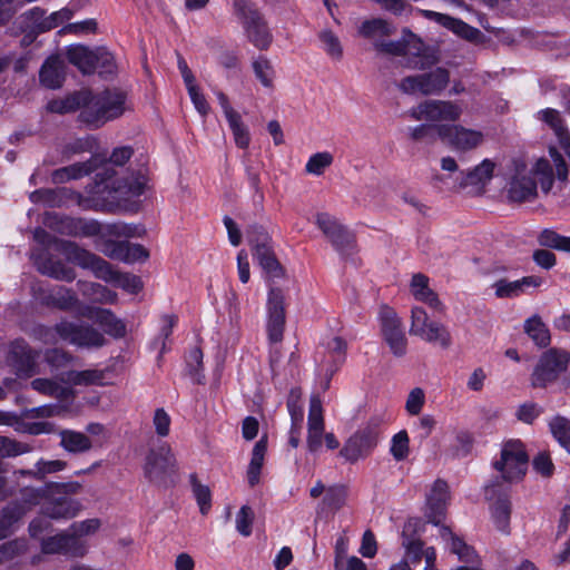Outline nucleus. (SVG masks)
Segmentation results:
<instances>
[{"instance_id": "f257e3e1", "label": "nucleus", "mask_w": 570, "mask_h": 570, "mask_svg": "<svg viewBox=\"0 0 570 570\" xmlns=\"http://www.w3.org/2000/svg\"><path fill=\"white\" fill-rule=\"evenodd\" d=\"M37 246L31 250V259L37 269L51 278L72 282L76 278L75 271L59 259H53L51 252L62 254L69 262L82 268L91 269L97 278L110 283L129 294H137L142 288L139 276L120 273L99 256L79 247L76 243L57 239L42 228L33 232Z\"/></svg>"}, {"instance_id": "f03ea898", "label": "nucleus", "mask_w": 570, "mask_h": 570, "mask_svg": "<svg viewBox=\"0 0 570 570\" xmlns=\"http://www.w3.org/2000/svg\"><path fill=\"white\" fill-rule=\"evenodd\" d=\"M132 155L129 147L114 149L110 158L101 164L96 174L95 184L89 196L80 200L79 206L85 209H95L114 213L125 207L131 198L139 197L146 187L147 178L144 173L119 177L117 167H122Z\"/></svg>"}, {"instance_id": "7ed1b4c3", "label": "nucleus", "mask_w": 570, "mask_h": 570, "mask_svg": "<svg viewBox=\"0 0 570 570\" xmlns=\"http://www.w3.org/2000/svg\"><path fill=\"white\" fill-rule=\"evenodd\" d=\"M553 166L546 158L527 161L521 158L513 159L505 173L507 195L511 202H530L537 196L540 185L543 193H549L554 181V174L560 180L568 177V168L562 156L550 148Z\"/></svg>"}, {"instance_id": "20e7f679", "label": "nucleus", "mask_w": 570, "mask_h": 570, "mask_svg": "<svg viewBox=\"0 0 570 570\" xmlns=\"http://www.w3.org/2000/svg\"><path fill=\"white\" fill-rule=\"evenodd\" d=\"M22 504H10L0 513V540L7 538L13 525L32 505H41V512L50 519H71L81 510L79 501L51 491L48 485L41 489L24 488L21 491Z\"/></svg>"}, {"instance_id": "39448f33", "label": "nucleus", "mask_w": 570, "mask_h": 570, "mask_svg": "<svg viewBox=\"0 0 570 570\" xmlns=\"http://www.w3.org/2000/svg\"><path fill=\"white\" fill-rule=\"evenodd\" d=\"M129 108L127 94L120 89H107L94 95L88 90L87 105L79 114V120L91 128L119 118Z\"/></svg>"}, {"instance_id": "423d86ee", "label": "nucleus", "mask_w": 570, "mask_h": 570, "mask_svg": "<svg viewBox=\"0 0 570 570\" xmlns=\"http://www.w3.org/2000/svg\"><path fill=\"white\" fill-rule=\"evenodd\" d=\"M46 224L56 232L76 237L135 236L136 227L125 223L100 225L96 220L72 217L48 216Z\"/></svg>"}, {"instance_id": "0eeeda50", "label": "nucleus", "mask_w": 570, "mask_h": 570, "mask_svg": "<svg viewBox=\"0 0 570 570\" xmlns=\"http://www.w3.org/2000/svg\"><path fill=\"white\" fill-rule=\"evenodd\" d=\"M56 336L80 348H99L107 343L104 333L92 325L68 320H61L52 328H40L39 337L43 343H56Z\"/></svg>"}, {"instance_id": "6e6552de", "label": "nucleus", "mask_w": 570, "mask_h": 570, "mask_svg": "<svg viewBox=\"0 0 570 570\" xmlns=\"http://www.w3.org/2000/svg\"><path fill=\"white\" fill-rule=\"evenodd\" d=\"M141 469L148 482L155 485H166L178 474L179 462L169 443L158 442L149 445Z\"/></svg>"}, {"instance_id": "1a4fd4ad", "label": "nucleus", "mask_w": 570, "mask_h": 570, "mask_svg": "<svg viewBox=\"0 0 570 570\" xmlns=\"http://www.w3.org/2000/svg\"><path fill=\"white\" fill-rule=\"evenodd\" d=\"M374 48L382 53L404 56L406 67L411 69H428L438 62L434 51L424 47V43L413 33L407 35L401 41H385L384 38L375 41Z\"/></svg>"}, {"instance_id": "9d476101", "label": "nucleus", "mask_w": 570, "mask_h": 570, "mask_svg": "<svg viewBox=\"0 0 570 570\" xmlns=\"http://www.w3.org/2000/svg\"><path fill=\"white\" fill-rule=\"evenodd\" d=\"M233 9L248 41L259 50H267L273 41V35L256 6L248 0H235Z\"/></svg>"}, {"instance_id": "9b49d317", "label": "nucleus", "mask_w": 570, "mask_h": 570, "mask_svg": "<svg viewBox=\"0 0 570 570\" xmlns=\"http://www.w3.org/2000/svg\"><path fill=\"white\" fill-rule=\"evenodd\" d=\"M323 443H325L327 450H336L340 446V441L335 434L333 432H325V420L321 399L317 395H312L307 417V451L312 454H317L321 452Z\"/></svg>"}, {"instance_id": "f8f14e48", "label": "nucleus", "mask_w": 570, "mask_h": 570, "mask_svg": "<svg viewBox=\"0 0 570 570\" xmlns=\"http://www.w3.org/2000/svg\"><path fill=\"white\" fill-rule=\"evenodd\" d=\"M413 120H425L434 125L455 122L463 114L460 104L451 100H425L407 111Z\"/></svg>"}, {"instance_id": "ddd939ff", "label": "nucleus", "mask_w": 570, "mask_h": 570, "mask_svg": "<svg viewBox=\"0 0 570 570\" xmlns=\"http://www.w3.org/2000/svg\"><path fill=\"white\" fill-rule=\"evenodd\" d=\"M570 362V353L564 350L550 348L544 352L531 375L533 387H546L557 381Z\"/></svg>"}, {"instance_id": "4468645a", "label": "nucleus", "mask_w": 570, "mask_h": 570, "mask_svg": "<svg viewBox=\"0 0 570 570\" xmlns=\"http://www.w3.org/2000/svg\"><path fill=\"white\" fill-rule=\"evenodd\" d=\"M136 227V236H140V228ZM121 236H109L100 237L96 240V247L111 259L121 261L127 264L136 262H145L149 257L148 250L139 244H131L127 240L117 242L114 238H120ZM129 238L130 236H125Z\"/></svg>"}, {"instance_id": "2eb2a0df", "label": "nucleus", "mask_w": 570, "mask_h": 570, "mask_svg": "<svg viewBox=\"0 0 570 570\" xmlns=\"http://www.w3.org/2000/svg\"><path fill=\"white\" fill-rule=\"evenodd\" d=\"M380 331L384 342L392 354L402 357L407 351V338L403 322L397 313L387 306H383L379 313Z\"/></svg>"}, {"instance_id": "dca6fc26", "label": "nucleus", "mask_w": 570, "mask_h": 570, "mask_svg": "<svg viewBox=\"0 0 570 570\" xmlns=\"http://www.w3.org/2000/svg\"><path fill=\"white\" fill-rule=\"evenodd\" d=\"M494 468L507 481L521 480L528 469V455L520 441L507 442L501 450L500 460L494 462Z\"/></svg>"}, {"instance_id": "f3484780", "label": "nucleus", "mask_w": 570, "mask_h": 570, "mask_svg": "<svg viewBox=\"0 0 570 570\" xmlns=\"http://www.w3.org/2000/svg\"><path fill=\"white\" fill-rule=\"evenodd\" d=\"M436 134L442 141L460 151L474 149L483 141L482 131L458 124H441L436 127Z\"/></svg>"}, {"instance_id": "a211bd4d", "label": "nucleus", "mask_w": 570, "mask_h": 570, "mask_svg": "<svg viewBox=\"0 0 570 570\" xmlns=\"http://www.w3.org/2000/svg\"><path fill=\"white\" fill-rule=\"evenodd\" d=\"M254 257L268 278H281L284 269L275 257L271 246V237L262 228L255 229V236H249Z\"/></svg>"}, {"instance_id": "6ab92c4d", "label": "nucleus", "mask_w": 570, "mask_h": 570, "mask_svg": "<svg viewBox=\"0 0 570 570\" xmlns=\"http://www.w3.org/2000/svg\"><path fill=\"white\" fill-rule=\"evenodd\" d=\"M39 353L32 350L24 340L10 343L7 363L19 377H30L37 373Z\"/></svg>"}, {"instance_id": "aec40b11", "label": "nucleus", "mask_w": 570, "mask_h": 570, "mask_svg": "<svg viewBox=\"0 0 570 570\" xmlns=\"http://www.w3.org/2000/svg\"><path fill=\"white\" fill-rule=\"evenodd\" d=\"M377 443V432L370 428L356 431L343 445L340 455L347 462L354 463L367 456Z\"/></svg>"}, {"instance_id": "412c9836", "label": "nucleus", "mask_w": 570, "mask_h": 570, "mask_svg": "<svg viewBox=\"0 0 570 570\" xmlns=\"http://www.w3.org/2000/svg\"><path fill=\"white\" fill-rule=\"evenodd\" d=\"M440 538L445 543V548L455 554L461 562L465 563L452 570H481V561L475 550L448 527L442 525L440 528Z\"/></svg>"}, {"instance_id": "4be33fe9", "label": "nucleus", "mask_w": 570, "mask_h": 570, "mask_svg": "<svg viewBox=\"0 0 570 570\" xmlns=\"http://www.w3.org/2000/svg\"><path fill=\"white\" fill-rule=\"evenodd\" d=\"M285 327L284 294L279 288H271L267 297L266 330L271 343L283 340Z\"/></svg>"}, {"instance_id": "5701e85b", "label": "nucleus", "mask_w": 570, "mask_h": 570, "mask_svg": "<svg viewBox=\"0 0 570 570\" xmlns=\"http://www.w3.org/2000/svg\"><path fill=\"white\" fill-rule=\"evenodd\" d=\"M79 317L95 322L104 328L106 334L112 337L119 338L126 335V324L110 309L88 304V306L80 307Z\"/></svg>"}, {"instance_id": "b1692460", "label": "nucleus", "mask_w": 570, "mask_h": 570, "mask_svg": "<svg viewBox=\"0 0 570 570\" xmlns=\"http://www.w3.org/2000/svg\"><path fill=\"white\" fill-rule=\"evenodd\" d=\"M36 298L43 305L55 307L61 311L72 312L79 317V311L82 306H88L79 301L77 294L63 286H56L47 292L37 293Z\"/></svg>"}, {"instance_id": "393cba45", "label": "nucleus", "mask_w": 570, "mask_h": 570, "mask_svg": "<svg viewBox=\"0 0 570 570\" xmlns=\"http://www.w3.org/2000/svg\"><path fill=\"white\" fill-rule=\"evenodd\" d=\"M322 346L325 354L320 361V366L325 371L328 381L345 362L347 344L342 337L330 335L322 340Z\"/></svg>"}, {"instance_id": "a878e982", "label": "nucleus", "mask_w": 570, "mask_h": 570, "mask_svg": "<svg viewBox=\"0 0 570 570\" xmlns=\"http://www.w3.org/2000/svg\"><path fill=\"white\" fill-rule=\"evenodd\" d=\"M449 487L445 481L436 480L430 492L426 494L425 517L434 525L441 524L444 519L446 505L449 502Z\"/></svg>"}, {"instance_id": "bb28decb", "label": "nucleus", "mask_w": 570, "mask_h": 570, "mask_svg": "<svg viewBox=\"0 0 570 570\" xmlns=\"http://www.w3.org/2000/svg\"><path fill=\"white\" fill-rule=\"evenodd\" d=\"M495 164L490 159L482 160L473 169L464 173L460 171V185L462 190L469 194H480L491 180Z\"/></svg>"}, {"instance_id": "cd10ccee", "label": "nucleus", "mask_w": 570, "mask_h": 570, "mask_svg": "<svg viewBox=\"0 0 570 570\" xmlns=\"http://www.w3.org/2000/svg\"><path fill=\"white\" fill-rule=\"evenodd\" d=\"M18 29L23 33L22 43L28 46L41 33L47 32L46 10L40 7H33L22 14L16 21Z\"/></svg>"}, {"instance_id": "c85d7f7f", "label": "nucleus", "mask_w": 570, "mask_h": 570, "mask_svg": "<svg viewBox=\"0 0 570 570\" xmlns=\"http://www.w3.org/2000/svg\"><path fill=\"white\" fill-rule=\"evenodd\" d=\"M0 425L11 426L18 433L40 435L50 434L55 425L47 421L31 422L24 420L21 414L0 410Z\"/></svg>"}, {"instance_id": "c756f323", "label": "nucleus", "mask_w": 570, "mask_h": 570, "mask_svg": "<svg viewBox=\"0 0 570 570\" xmlns=\"http://www.w3.org/2000/svg\"><path fill=\"white\" fill-rule=\"evenodd\" d=\"M417 524L419 520H409L401 533V547L404 550L403 559H406L407 561L410 560L414 564L419 563L421 559H423L428 548L420 535L416 534Z\"/></svg>"}, {"instance_id": "7c9ffc66", "label": "nucleus", "mask_w": 570, "mask_h": 570, "mask_svg": "<svg viewBox=\"0 0 570 570\" xmlns=\"http://www.w3.org/2000/svg\"><path fill=\"white\" fill-rule=\"evenodd\" d=\"M543 283V278L535 275L524 276L517 281H508L505 278L498 279L493 283L492 288L498 298H514L527 293L530 287H539Z\"/></svg>"}, {"instance_id": "2f4dec72", "label": "nucleus", "mask_w": 570, "mask_h": 570, "mask_svg": "<svg viewBox=\"0 0 570 570\" xmlns=\"http://www.w3.org/2000/svg\"><path fill=\"white\" fill-rule=\"evenodd\" d=\"M420 12L424 18L435 21L463 39L475 41L481 36L479 29L469 26L460 19L432 10H420Z\"/></svg>"}, {"instance_id": "473e14b6", "label": "nucleus", "mask_w": 570, "mask_h": 570, "mask_svg": "<svg viewBox=\"0 0 570 570\" xmlns=\"http://www.w3.org/2000/svg\"><path fill=\"white\" fill-rule=\"evenodd\" d=\"M410 292L416 301L424 303L432 311L438 313L443 311L444 306L438 294L430 287L429 278L425 275L421 273L413 275Z\"/></svg>"}, {"instance_id": "72a5a7b5", "label": "nucleus", "mask_w": 570, "mask_h": 570, "mask_svg": "<svg viewBox=\"0 0 570 570\" xmlns=\"http://www.w3.org/2000/svg\"><path fill=\"white\" fill-rule=\"evenodd\" d=\"M98 166V157L94 156L91 159L83 163H76L59 169L51 174L53 184H63L72 179H80L90 173L95 171Z\"/></svg>"}, {"instance_id": "f704fd0d", "label": "nucleus", "mask_w": 570, "mask_h": 570, "mask_svg": "<svg viewBox=\"0 0 570 570\" xmlns=\"http://www.w3.org/2000/svg\"><path fill=\"white\" fill-rule=\"evenodd\" d=\"M88 90H80L62 98L48 101L47 110L53 114H69L76 110H83L87 105Z\"/></svg>"}, {"instance_id": "c9c22d12", "label": "nucleus", "mask_w": 570, "mask_h": 570, "mask_svg": "<svg viewBox=\"0 0 570 570\" xmlns=\"http://www.w3.org/2000/svg\"><path fill=\"white\" fill-rule=\"evenodd\" d=\"M39 78L46 88H60L65 80L63 62L58 57L48 58L40 69Z\"/></svg>"}, {"instance_id": "e433bc0d", "label": "nucleus", "mask_w": 570, "mask_h": 570, "mask_svg": "<svg viewBox=\"0 0 570 570\" xmlns=\"http://www.w3.org/2000/svg\"><path fill=\"white\" fill-rule=\"evenodd\" d=\"M97 49L91 50L82 45L70 46L67 50V58L82 73L89 75L96 71Z\"/></svg>"}, {"instance_id": "4c0bfd02", "label": "nucleus", "mask_w": 570, "mask_h": 570, "mask_svg": "<svg viewBox=\"0 0 570 570\" xmlns=\"http://www.w3.org/2000/svg\"><path fill=\"white\" fill-rule=\"evenodd\" d=\"M539 119L548 124L551 129L554 131L560 147L564 150V153L570 158V134L567 128L563 126V120L560 116V112L556 109L547 108L539 111Z\"/></svg>"}, {"instance_id": "58836bf2", "label": "nucleus", "mask_w": 570, "mask_h": 570, "mask_svg": "<svg viewBox=\"0 0 570 570\" xmlns=\"http://www.w3.org/2000/svg\"><path fill=\"white\" fill-rule=\"evenodd\" d=\"M73 197L77 199L79 204L80 200H85L86 198L81 195L73 193L67 188H58V189H38L30 194L29 198L35 204H45L50 207L60 206L62 204V198Z\"/></svg>"}, {"instance_id": "ea45409f", "label": "nucleus", "mask_w": 570, "mask_h": 570, "mask_svg": "<svg viewBox=\"0 0 570 570\" xmlns=\"http://www.w3.org/2000/svg\"><path fill=\"white\" fill-rule=\"evenodd\" d=\"M31 386L35 391L58 400H68L72 395L70 386L66 383V373L60 383L49 379H36Z\"/></svg>"}, {"instance_id": "a19ab883", "label": "nucleus", "mask_w": 570, "mask_h": 570, "mask_svg": "<svg viewBox=\"0 0 570 570\" xmlns=\"http://www.w3.org/2000/svg\"><path fill=\"white\" fill-rule=\"evenodd\" d=\"M77 285L82 296L92 303L115 304L118 299L116 292L99 283L79 281Z\"/></svg>"}, {"instance_id": "79ce46f5", "label": "nucleus", "mask_w": 570, "mask_h": 570, "mask_svg": "<svg viewBox=\"0 0 570 570\" xmlns=\"http://www.w3.org/2000/svg\"><path fill=\"white\" fill-rule=\"evenodd\" d=\"M108 372L89 368L85 371H69L66 373V383L71 385H106Z\"/></svg>"}, {"instance_id": "37998d69", "label": "nucleus", "mask_w": 570, "mask_h": 570, "mask_svg": "<svg viewBox=\"0 0 570 570\" xmlns=\"http://www.w3.org/2000/svg\"><path fill=\"white\" fill-rule=\"evenodd\" d=\"M416 336L426 343L438 345L444 350L449 348L452 344V336L449 328L438 321H433Z\"/></svg>"}, {"instance_id": "c03bdc74", "label": "nucleus", "mask_w": 570, "mask_h": 570, "mask_svg": "<svg viewBox=\"0 0 570 570\" xmlns=\"http://www.w3.org/2000/svg\"><path fill=\"white\" fill-rule=\"evenodd\" d=\"M416 336L426 343L438 345L444 350L449 348L452 344V336L449 328L438 321H433Z\"/></svg>"}, {"instance_id": "a18cd8bd", "label": "nucleus", "mask_w": 570, "mask_h": 570, "mask_svg": "<svg viewBox=\"0 0 570 570\" xmlns=\"http://www.w3.org/2000/svg\"><path fill=\"white\" fill-rule=\"evenodd\" d=\"M59 434L60 445L69 453H83L92 446L90 439L81 432L62 430Z\"/></svg>"}, {"instance_id": "49530a36", "label": "nucleus", "mask_w": 570, "mask_h": 570, "mask_svg": "<svg viewBox=\"0 0 570 570\" xmlns=\"http://www.w3.org/2000/svg\"><path fill=\"white\" fill-rule=\"evenodd\" d=\"M266 450V438L258 440L253 448L250 462L247 469V480L250 487H254L259 482V475L264 464Z\"/></svg>"}, {"instance_id": "de8ad7c7", "label": "nucleus", "mask_w": 570, "mask_h": 570, "mask_svg": "<svg viewBox=\"0 0 570 570\" xmlns=\"http://www.w3.org/2000/svg\"><path fill=\"white\" fill-rule=\"evenodd\" d=\"M226 121L232 131L236 147L240 149H247L250 145L252 136L249 127L244 121L242 115L239 112H236L230 117L226 118Z\"/></svg>"}, {"instance_id": "09e8293b", "label": "nucleus", "mask_w": 570, "mask_h": 570, "mask_svg": "<svg viewBox=\"0 0 570 570\" xmlns=\"http://www.w3.org/2000/svg\"><path fill=\"white\" fill-rule=\"evenodd\" d=\"M360 36L370 39L375 46V41H380L391 33L390 24L381 19L374 18L370 20H365L358 28Z\"/></svg>"}, {"instance_id": "8fccbe9b", "label": "nucleus", "mask_w": 570, "mask_h": 570, "mask_svg": "<svg viewBox=\"0 0 570 570\" xmlns=\"http://www.w3.org/2000/svg\"><path fill=\"white\" fill-rule=\"evenodd\" d=\"M423 95H438L446 88L450 81V73L444 68H436L429 73L422 75Z\"/></svg>"}, {"instance_id": "3c124183", "label": "nucleus", "mask_w": 570, "mask_h": 570, "mask_svg": "<svg viewBox=\"0 0 570 570\" xmlns=\"http://www.w3.org/2000/svg\"><path fill=\"white\" fill-rule=\"evenodd\" d=\"M510 512L511 508L508 495H499L491 505V513L497 528L503 533L509 532Z\"/></svg>"}, {"instance_id": "603ef678", "label": "nucleus", "mask_w": 570, "mask_h": 570, "mask_svg": "<svg viewBox=\"0 0 570 570\" xmlns=\"http://www.w3.org/2000/svg\"><path fill=\"white\" fill-rule=\"evenodd\" d=\"M524 332L538 346L544 347L550 344V332L537 315L525 321Z\"/></svg>"}, {"instance_id": "864d4df0", "label": "nucleus", "mask_w": 570, "mask_h": 570, "mask_svg": "<svg viewBox=\"0 0 570 570\" xmlns=\"http://www.w3.org/2000/svg\"><path fill=\"white\" fill-rule=\"evenodd\" d=\"M252 68L256 79L265 88H272L275 80V70L271 60L265 56H258L253 59Z\"/></svg>"}, {"instance_id": "5fc2aeb1", "label": "nucleus", "mask_w": 570, "mask_h": 570, "mask_svg": "<svg viewBox=\"0 0 570 570\" xmlns=\"http://www.w3.org/2000/svg\"><path fill=\"white\" fill-rule=\"evenodd\" d=\"M549 429L558 443L570 454V420L556 415L549 421Z\"/></svg>"}, {"instance_id": "6e6d98bb", "label": "nucleus", "mask_w": 570, "mask_h": 570, "mask_svg": "<svg viewBox=\"0 0 570 570\" xmlns=\"http://www.w3.org/2000/svg\"><path fill=\"white\" fill-rule=\"evenodd\" d=\"M348 489L343 484H335L325 490L323 504L331 511H338L347 501Z\"/></svg>"}, {"instance_id": "4d7b16f0", "label": "nucleus", "mask_w": 570, "mask_h": 570, "mask_svg": "<svg viewBox=\"0 0 570 570\" xmlns=\"http://www.w3.org/2000/svg\"><path fill=\"white\" fill-rule=\"evenodd\" d=\"M97 146V139L94 136L87 135L80 138L70 139L62 147V155L65 158H70L71 156L92 151Z\"/></svg>"}, {"instance_id": "13d9d810", "label": "nucleus", "mask_w": 570, "mask_h": 570, "mask_svg": "<svg viewBox=\"0 0 570 570\" xmlns=\"http://www.w3.org/2000/svg\"><path fill=\"white\" fill-rule=\"evenodd\" d=\"M318 39L321 48L333 60H341L343 57V46L340 38L331 30L325 29L320 32Z\"/></svg>"}, {"instance_id": "bf43d9fd", "label": "nucleus", "mask_w": 570, "mask_h": 570, "mask_svg": "<svg viewBox=\"0 0 570 570\" xmlns=\"http://www.w3.org/2000/svg\"><path fill=\"white\" fill-rule=\"evenodd\" d=\"M538 242L541 246L570 253V237L560 235L552 229L542 230L538 237Z\"/></svg>"}, {"instance_id": "052dcab7", "label": "nucleus", "mask_w": 570, "mask_h": 570, "mask_svg": "<svg viewBox=\"0 0 570 570\" xmlns=\"http://www.w3.org/2000/svg\"><path fill=\"white\" fill-rule=\"evenodd\" d=\"M330 242L344 258L351 257L355 252V238L347 228H343L334 237H331Z\"/></svg>"}, {"instance_id": "680f3d73", "label": "nucleus", "mask_w": 570, "mask_h": 570, "mask_svg": "<svg viewBox=\"0 0 570 570\" xmlns=\"http://www.w3.org/2000/svg\"><path fill=\"white\" fill-rule=\"evenodd\" d=\"M333 160L334 157L330 151H320L313 154L305 165V171L308 175L322 176L326 168L333 164Z\"/></svg>"}, {"instance_id": "e2e57ef3", "label": "nucleus", "mask_w": 570, "mask_h": 570, "mask_svg": "<svg viewBox=\"0 0 570 570\" xmlns=\"http://www.w3.org/2000/svg\"><path fill=\"white\" fill-rule=\"evenodd\" d=\"M193 494L203 515L207 514L212 507V493L207 485L202 484L195 474L190 475Z\"/></svg>"}, {"instance_id": "0e129e2a", "label": "nucleus", "mask_w": 570, "mask_h": 570, "mask_svg": "<svg viewBox=\"0 0 570 570\" xmlns=\"http://www.w3.org/2000/svg\"><path fill=\"white\" fill-rule=\"evenodd\" d=\"M76 11L77 6L70 2L60 10L46 16V24L43 26L47 28V32L71 20Z\"/></svg>"}, {"instance_id": "69168bd1", "label": "nucleus", "mask_w": 570, "mask_h": 570, "mask_svg": "<svg viewBox=\"0 0 570 570\" xmlns=\"http://www.w3.org/2000/svg\"><path fill=\"white\" fill-rule=\"evenodd\" d=\"M177 323V317L175 315H164L160 320V328L158 337L155 340L154 344L156 347H159V356H161L167 350V340L170 337L173 333V328Z\"/></svg>"}, {"instance_id": "338daca9", "label": "nucleus", "mask_w": 570, "mask_h": 570, "mask_svg": "<svg viewBox=\"0 0 570 570\" xmlns=\"http://www.w3.org/2000/svg\"><path fill=\"white\" fill-rule=\"evenodd\" d=\"M390 453L396 461H403L410 453V439L407 432L402 430L391 440Z\"/></svg>"}, {"instance_id": "774afa93", "label": "nucleus", "mask_w": 570, "mask_h": 570, "mask_svg": "<svg viewBox=\"0 0 570 570\" xmlns=\"http://www.w3.org/2000/svg\"><path fill=\"white\" fill-rule=\"evenodd\" d=\"M31 451V448L8 436H0V458H14Z\"/></svg>"}]
</instances>
